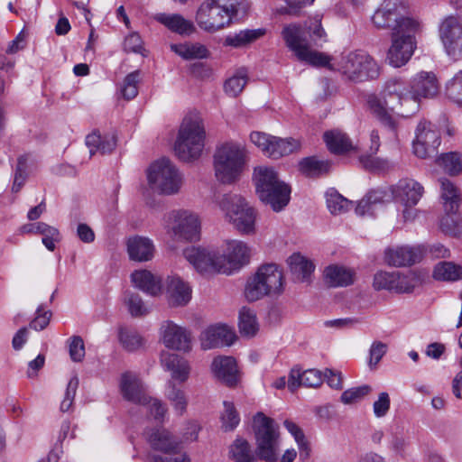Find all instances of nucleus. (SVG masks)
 <instances>
[{"label": "nucleus", "instance_id": "1", "mask_svg": "<svg viewBox=\"0 0 462 462\" xmlns=\"http://www.w3.org/2000/svg\"><path fill=\"white\" fill-rule=\"evenodd\" d=\"M439 92L436 76L421 71L412 79L411 90L406 91L402 80H388L379 94L370 95L367 107L373 117L386 130L390 141L398 140L402 119L408 118L420 109L421 97H433Z\"/></svg>", "mask_w": 462, "mask_h": 462}, {"label": "nucleus", "instance_id": "2", "mask_svg": "<svg viewBox=\"0 0 462 462\" xmlns=\"http://www.w3.org/2000/svg\"><path fill=\"white\" fill-rule=\"evenodd\" d=\"M328 64H319L318 67L337 71L346 81L363 82L374 79L380 74L377 62L365 51H344L333 60L328 55Z\"/></svg>", "mask_w": 462, "mask_h": 462}, {"label": "nucleus", "instance_id": "3", "mask_svg": "<svg viewBox=\"0 0 462 462\" xmlns=\"http://www.w3.org/2000/svg\"><path fill=\"white\" fill-rule=\"evenodd\" d=\"M205 138L201 116L197 112L188 114L183 118L174 144L176 155L183 162L199 159L205 146Z\"/></svg>", "mask_w": 462, "mask_h": 462}, {"label": "nucleus", "instance_id": "4", "mask_svg": "<svg viewBox=\"0 0 462 462\" xmlns=\"http://www.w3.org/2000/svg\"><path fill=\"white\" fill-rule=\"evenodd\" d=\"M248 154L240 143L229 142L217 148L214 154L215 176L224 184L237 181L246 165Z\"/></svg>", "mask_w": 462, "mask_h": 462}, {"label": "nucleus", "instance_id": "5", "mask_svg": "<svg viewBox=\"0 0 462 462\" xmlns=\"http://www.w3.org/2000/svg\"><path fill=\"white\" fill-rule=\"evenodd\" d=\"M243 0H204L196 13V22L200 29L216 32L229 26L238 14Z\"/></svg>", "mask_w": 462, "mask_h": 462}, {"label": "nucleus", "instance_id": "6", "mask_svg": "<svg viewBox=\"0 0 462 462\" xmlns=\"http://www.w3.org/2000/svg\"><path fill=\"white\" fill-rule=\"evenodd\" d=\"M284 291V276L278 265L269 263L258 268L248 278L244 294L249 302H254L266 296H279Z\"/></svg>", "mask_w": 462, "mask_h": 462}, {"label": "nucleus", "instance_id": "7", "mask_svg": "<svg viewBox=\"0 0 462 462\" xmlns=\"http://www.w3.org/2000/svg\"><path fill=\"white\" fill-rule=\"evenodd\" d=\"M225 219L243 236L256 233V211L238 194H225L218 201Z\"/></svg>", "mask_w": 462, "mask_h": 462}, {"label": "nucleus", "instance_id": "8", "mask_svg": "<svg viewBox=\"0 0 462 462\" xmlns=\"http://www.w3.org/2000/svg\"><path fill=\"white\" fill-rule=\"evenodd\" d=\"M407 6L402 0H383L372 16L374 26L391 29L393 32H417L419 23L406 15Z\"/></svg>", "mask_w": 462, "mask_h": 462}, {"label": "nucleus", "instance_id": "9", "mask_svg": "<svg viewBox=\"0 0 462 462\" xmlns=\"http://www.w3.org/2000/svg\"><path fill=\"white\" fill-rule=\"evenodd\" d=\"M253 430L259 458L267 462L276 461L280 446L279 426L272 418L257 412L253 419Z\"/></svg>", "mask_w": 462, "mask_h": 462}, {"label": "nucleus", "instance_id": "10", "mask_svg": "<svg viewBox=\"0 0 462 462\" xmlns=\"http://www.w3.org/2000/svg\"><path fill=\"white\" fill-rule=\"evenodd\" d=\"M150 188L163 195H172L180 191L182 176L176 166L168 159L154 162L147 170Z\"/></svg>", "mask_w": 462, "mask_h": 462}, {"label": "nucleus", "instance_id": "11", "mask_svg": "<svg viewBox=\"0 0 462 462\" xmlns=\"http://www.w3.org/2000/svg\"><path fill=\"white\" fill-rule=\"evenodd\" d=\"M166 233L177 241H193L199 237L200 220L191 211L172 210L164 217Z\"/></svg>", "mask_w": 462, "mask_h": 462}, {"label": "nucleus", "instance_id": "12", "mask_svg": "<svg viewBox=\"0 0 462 462\" xmlns=\"http://www.w3.org/2000/svg\"><path fill=\"white\" fill-rule=\"evenodd\" d=\"M393 199L402 206L401 216L403 222L413 221L417 217L415 206L424 193V188L413 179H402L389 189Z\"/></svg>", "mask_w": 462, "mask_h": 462}, {"label": "nucleus", "instance_id": "13", "mask_svg": "<svg viewBox=\"0 0 462 462\" xmlns=\"http://www.w3.org/2000/svg\"><path fill=\"white\" fill-rule=\"evenodd\" d=\"M282 37L286 46L293 52L296 58L303 62L318 67L319 64H328V55L310 48L303 37L304 31L300 25L291 23L284 26Z\"/></svg>", "mask_w": 462, "mask_h": 462}, {"label": "nucleus", "instance_id": "14", "mask_svg": "<svg viewBox=\"0 0 462 462\" xmlns=\"http://www.w3.org/2000/svg\"><path fill=\"white\" fill-rule=\"evenodd\" d=\"M251 142L263 153L272 159H280L297 151L300 143L293 138H281L263 132H253Z\"/></svg>", "mask_w": 462, "mask_h": 462}, {"label": "nucleus", "instance_id": "15", "mask_svg": "<svg viewBox=\"0 0 462 462\" xmlns=\"http://www.w3.org/2000/svg\"><path fill=\"white\" fill-rule=\"evenodd\" d=\"M251 254L252 249L246 243L241 240H227L223 254H219V273L230 274L238 271L249 263Z\"/></svg>", "mask_w": 462, "mask_h": 462}, {"label": "nucleus", "instance_id": "16", "mask_svg": "<svg viewBox=\"0 0 462 462\" xmlns=\"http://www.w3.org/2000/svg\"><path fill=\"white\" fill-rule=\"evenodd\" d=\"M439 35L446 53L454 60L462 59V21L450 15L439 27Z\"/></svg>", "mask_w": 462, "mask_h": 462}, {"label": "nucleus", "instance_id": "17", "mask_svg": "<svg viewBox=\"0 0 462 462\" xmlns=\"http://www.w3.org/2000/svg\"><path fill=\"white\" fill-rule=\"evenodd\" d=\"M440 144V134L430 122L421 121L416 129L413 152L421 159L433 157Z\"/></svg>", "mask_w": 462, "mask_h": 462}, {"label": "nucleus", "instance_id": "18", "mask_svg": "<svg viewBox=\"0 0 462 462\" xmlns=\"http://www.w3.org/2000/svg\"><path fill=\"white\" fill-rule=\"evenodd\" d=\"M159 339L171 350L189 352L191 349V334L184 327L171 320H165L159 329Z\"/></svg>", "mask_w": 462, "mask_h": 462}, {"label": "nucleus", "instance_id": "19", "mask_svg": "<svg viewBox=\"0 0 462 462\" xmlns=\"http://www.w3.org/2000/svg\"><path fill=\"white\" fill-rule=\"evenodd\" d=\"M414 33L407 30L392 32V45L387 53V60L392 66L400 68L411 59L415 49Z\"/></svg>", "mask_w": 462, "mask_h": 462}, {"label": "nucleus", "instance_id": "20", "mask_svg": "<svg viewBox=\"0 0 462 462\" xmlns=\"http://www.w3.org/2000/svg\"><path fill=\"white\" fill-rule=\"evenodd\" d=\"M185 259L200 273L217 272L221 265L219 253L204 247L190 246L183 251Z\"/></svg>", "mask_w": 462, "mask_h": 462}, {"label": "nucleus", "instance_id": "21", "mask_svg": "<svg viewBox=\"0 0 462 462\" xmlns=\"http://www.w3.org/2000/svg\"><path fill=\"white\" fill-rule=\"evenodd\" d=\"M235 331L224 324L208 327L199 336L201 348L208 350L225 346H231L236 340Z\"/></svg>", "mask_w": 462, "mask_h": 462}, {"label": "nucleus", "instance_id": "22", "mask_svg": "<svg viewBox=\"0 0 462 462\" xmlns=\"http://www.w3.org/2000/svg\"><path fill=\"white\" fill-rule=\"evenodd\" d=\"M422 255L420 246L398 245L385 249L384 261L391 266L405 267L419 263Z\"/></svg>", "mask_w": 462, "mask_h": 462}, {"label": "nucleus", "instance_id": "23", "mask_svg": "<svg viewBox=\"0 0 462 462\" xmlns=\"http://www.w3.org/2000/svg\"><path fill=\"white\" fill-rule=\"evenodd\" d=\"M373 287L375 291H389L398 293L411 292L413 285L408 277L401 275L397 272H377L374 276Z\"/></svg>", "mask_w": 462, "mask_h": 462}, {"label": "nucleus", "instance_id": "24", "mask_svg": "<svg viewBox=\"0 0 462 462\" xmlns=\"http://www.w3.org/2000/svg\"><path fill=\"white\" fill-rule=\"evenodd\" d=\"M120 392L124 399L141 405L146 403L148 395L139 377L131 372H125L121 375Z\"/></svg>", "mask_w": 462, "mask_h": 462}, {"label": "nucleus", "instance_id": "25", "mask_svg": "<svg viewBox=\"0 0 462 462\" xmlns=\"http://www.w3.org/2000/svg\"><path fill=\"white\" fill-rule=\"evenodd\" d=\"M192 290L188 282L179 276H170L166 282V295L173 307L184 306L191 300Z\"/></svg>", "mask_w": 462, "mask_h": 462}, {"label": "nucleus", "instance_id": "26", "mask_svg": "<svg viewBox=\"0 0 462 462\" xmlns=\"http://www.w3.org/2000/svg\"><path fill=\"white\" fill-rule=\"evenodd\" d=\"M126 249L130 260L135 262H148L154 256L155 246L153 242L141 236H134L127 239Z\"/></svg>", "mask_w": 462, "mask_h": 462}, {"label": "nucleus", "instance_id": "27", "mask_svg": "<svg viewBox=\"0 0 462 462\" xmlns=\"http://www.w3.org/2000/svg\"><path fill=\"white\" fill-rule=\"evenodd\" d=\"M161 364L165 370L171 372V380L173 382L185 383L189 379L190 373L189 364L180 356L162 352L161 354Z\"/></svg>", "mask_w": 462, "mask_h": 462}, {"label": "nucleus", "instance_id": "28", "mask_svg": "<svg viewBox=\"0 0 462 462\" xmlns=\"http://www.w3.org/2000/svg\"><path fill=\"white\" fill-rule=\"evenodd\" d=\"M211 370L218 380L228 386H234L237 383V365L232 356H217L214 358Z\"/></svg>", "mask_w": 462, "mask_h": 462}, {"label": "nucleus", "instance_id": "29", "mask_svg": "<svg viewBox=\"0 0 462 462\" xmlns=\"http://www.w3.org/2000/svg\"><path fill=\"white\" fill-rule=\"evenodd\" d=\"M254 180L258 197L269 198V189L282 181L273 167L257 166L254 170Z\"/></svg>", "mask_w": 462, "mask_h": 462}, {"label": "nucleus", "instance_id": "30", "mask_svg": "<svg viewBox=\"0 0 462 462\" xmlns=\"http://www.w3.org/2000/svg\"><path fill=\"white\" fill-rule=\"evenodd\" d=\"M323 277L329 287H346L354 283L355 272L343 265L330 264L324 269Z\"/></svg>", "mask_w": 462, "mask_h": 462}, {"label": "nucleus", "instance_id": "31", "mask_svg": "<svg viewBox=\"0 0 462 462\" xmlns=\"http://www.w3.org/2000/svg\"><path fill=\"white\" fill-rule=\"evenodd\" d=\"M323 376L320 371L316 369H308L302 373L299 369H291L288 380V388L294 392L300 386L316 388L321 385Z\"/></svg>", "mask_w": 462, "mask_h": 462}, {"label": "nucleus", "instance_id": "32", "mask_svg": "<svg viewBox=\"0 0 462 462\" xmlns=\"http://www.w3.org/2000/svg\"><path fill=\"white\" fill-rule=\"evenodd\" d=\"M131 282L137 289L151 295L157 296L162 292V281L147 270H137L131 274Z\"/></svg>", "mask_w": 462, "mask_h": 462}, {"label": "nucleus", "instance_id": "33", "mask_svg": "<svg viewBox=\"0 0 462 462\" xmlns=\"http://www.w3.org/2000/svg\"><path fill=\"white\" fill-rule=\"evenodd\" d=\"M154 20L170 31L181 35H189L195 32L193 23L179 14L159 13L154 15Z\"/></svg>", "mask_w": 462, "mask_h": 462}, {"label": "nucleus", "instance_id": "34", "mask_svg": "<svg viewBox=\"0 0 462 462\" xmlns=\"http://www.w3.org/2000/svg\"><path fill=\"white\" fill-rule=\"evenodd\" d=\"M290 271L297 282H310L315 270L314 263L300 253L291 254L287 260Z\"/></svg>", "mask_w": 462, "mask_h": 462}, {"label": "nucleus", "instance_id": "35", "mask_svg": "<svg viewBox=\"0 0 462 462\" xmlns=\"http://www.w3.org/2000/svg\"><path fill=\"white\" fill-rule=\"evenodd\" d=\"M269 192V198L259 197V199L262 202L270 205L274 211H281L288 205L291 190L287 183L282 180L271 187Z\"/></svg>", "mask_w": 462, "mask_h": 462}, {"label": "nucleus", "instance_id": "36", "mask_svg": "<svg viewBox=\"0 0 462 462\" xmlns=\"http://www.w3.org/2000/svg\"><path fill=\"white\" fill-rule=\"evenodd\" d=\"M86 145L89 149L90 156L97 152L106 154L111 152L116 146L115 134H105L101 136L97 133H92L86 137Z\"/></svg>", "mask_w": 462, "mask_h": 462}, {"label": "nucleus", "instance_id": "37", "mask_svg": "<svg viewBox=\"0 0 462 462\" xmlns=\"http://www.w3.org/2000/svg\"><path fill=\"white\" fill-rule=\"evenodd\" d=\"M264 29H246L227 35L224 40L225 46L233 48H244L263 37Z\"/></svg>", "mask_w": 462, "mask_h": 462}, {"label": "nucleus", "instance_id": "38", "mask_svg": "<svg viewBox=\"0 0 462 462\" xmlns=\"http://www.w3.org/2000/svg\"><path fill=\"white\" fill-rule=\"evenodd\" d=\"M328 150L333 153H345L354 149L351 140L339 130L328 131L323 135Z\"/></svg>", "mask_w": 462, "mask_h": 462}, {"label": "nucleus", "instance_id": "39", "mask_svg": "<svg viewBox=\"0 0 462 462\" xmlns=\"http://www.w3.org/2000/svg\"><path fill=\"white\" fill-rule=\"evenodd\" d=\"M165 397L171 404L174 411L182 416L188 407V397L185 392L178 387L172 380H169L166 383Z\"/></svg>", "mask_w": 462, "mask_h": 462}, {"label": "nucleus", "instance_id": "40", "mask_svg": "<svg viewBox=\"0 0 462 462\" xmlns=\"http://www.w3.org/2000/svg\"><path fill=\"white\" fill-rule=\"evenodd\" d=\"M432 276L436 281L441 282L462 280V265L454 262H439L434 266Z\"/></svg>", "mask_w": 462, "mask_h": 462}, {"label": "nucleus", "instance_id": "41", "mask_svg": "<svg viewBox=\"0 0 462 462\" xmlns=\"http://www.w3.org/2000/svg\"><path fill=\"white\" fill-rule=\"evenodd\" d=\"M441 198L447 213L455 214L461 200L457 188L448 179L440 180Z\"/></svg>", "mask_w": 462, "mask_h": 462}, {"label": "nucleus", "instance_id": "42", "mask_svg": "<svg viewBox=\"0 0 462 462\" xmlns=\"http://www.w3.org/2000/svg\"><path fill=\"white\" fill-rule=\"evenodd\" d=\"M171 50L184 60L206 59L209 52L201 43L171 44Z\"/></svg>", "mask_w": 462, "mask_h": 462}, {"label": "nucleus", "instance_id": "43", "mask_svg": "<svg viewBox=\"0 0 462 462\" xmlns=\"http://www.w3.org/2000/svg\"><path fill=\"white\" fill-rule=\"evenodd\" d=\"M331 163L328 161L319 160L317 157H307L299 162L300 172L308 177H317L330 171Z\"/></svg>", "mask_w": 462, "mask_h": 462}, {"label": "nucleus", "instance_id": "44", "mask_svg": "<svg viewBox=\"0 0 462 462\" xmlns=\"http://www.w3.org/2000/svg\"><path fill=\"white\" fill-rule=\"evenodd\" d=\"M147 438L154 449L169 453L177 448L176 442L172 440L170 432L165 429L154 430L151 433H147Z\"/></svg>", "mask_w": 462, "mask_h": 462}, {"label": "nucleus", "instance_id": "45", "mask_svg": "<svg viewBox=\"0 0 462 462\" xmlns=\"http://www.w3.org/2000/svg\"><path fill=\"white\" fill-rule=\"evenodd\" d=\"M229 453L236 462H256L259 457L252 450L249 442L244 439H236L230 446Z\"/></svg>", "mask_w": 462, "mask_h": 462}, {"label": "nucleus", "instance_id": "46", "mask_svg": "<svg viewBox=\"0 0 462 462\" xmlns=\"http://www.w3.org/2000/svg\"><path fill=\"white\" fill-rule=\"evenodd\" d=\"M436 163L451 176H456L462 172V154L458 152H450L443 153L436 160Z\"/></svg>", "mask_w": 462, "mask_h": 462}, {"label": "nucleus", "instance_id": "47", "mask_svg": "<svg viewBox=\"0 0 462 462\" xmlns=\"http://www.w3.org/2000/svg\"><path fill=\"white\" fill-rule=\"evenodd\" d=\"M326 201L328 210L334 215L343 214L352 207V202L334 189H330L326 192Z\"/></svg>", "mask_w": 462, "mask_h": 462}, {"label": "nucleus", "instance_id": "48", "mask_svg": "<svg viewBox=\"0 0 462 462\" xmlns=\"http://www.w3.org/2000/svg\"><path fill=\"white\" fill-rule=\"evenodd\" d=\"M286 430L294 437L300 450V458L308 459L310 456V448L301 429L293 421L286 420L283 422Z\"/></svg>", "mask_w": 462, "mask_h": 462}, {"label": "nucleus", "instance_id": "49", "mask_svg": "<svg viewBox=\"0 0 462 462\" xmlns=\"http://www.w3.org/2000/svg\"><path fill=\"white\" fill-rule=\"evenodd\" d=\"M238 326L241 334L244 336H254L258 330V323L254 311L245 307L242 308L239 312Z\"/></svg>", "mask_w": 462, "mask_h": 462}, {"label": "nucleus", "instance_id": "50", "mask_svg": "<svg viewBox=\"0 0 462 462\" xmlns=\"http://www.w3.org/2000/svg\"><path fill=\"white\" fill-rule=\"evenodd\" d=\"M118 337L123 347L128 352L141 349L145 343V340L138 332L128 328H121Z\"/></svg>", "mask_w": 462, "mask_h": 462}, {"label": "nucleus", "instance_id": "51", "mask_svg": "<svg viewBox=\"0 0 462 462\" xmlns=\"http://www.w3.org/2000/svg\"><path fill=\"white\" fill-rule=\"evenodd\" d=\"M445 96L449 101L462 107V70L446 83Z\"/></svg>", "mask_w": 462, "mask_h": 462}, {"label": "nucleus", "instance_id": "52", "mask_svg": "<svg viewBox=\"0 0 462 462\" xmlns=\"http://www.w3.org/2000/svg\"><path fill=\"white\" fill-rule=\"evenodd\" d=\"M247 83V71L240 69L233 77L225 83V91L231 97L238 96Z\"/></svg>", "mask_w": 462, "mask_h": 462}, {"label": "nucleus", "instance_id": "53", "mask_svg": "<svg viewBox=\"0 0 462 462\" xmlns=\"http://www.w3.org/2000/svg\"><path fill=\"white\" fill-rule=\"evenodd\" d=\"M39 234L42 236V244L49 251H54L56 243L60 241L59 230L46 223H41L37 226Z\"/></svg>", "mask_w": 462, "mask_h": 462}, {"label": "nucleus", "instance_id": "54", "mask_svg": "<svg viewBox=\"0 0 462 462\" xmlns=\"http://www.w3.org/2000/svg\"><path fill=\"white\" fill-rule=\"evenodd\" d=\"M222 428L225 431L235 430L240 422V417L233 402H224V411L221 416Z\"/></svg>", "mask_w": 462, "mask_h": 462}, {"label": "nucleus", "instance_id": "55", "mask_svg": "<svg viewBox=\"0 0 462 462\" xmlns=\"http://www.w3.org/2000/svg\"><path fill=\"white\" fill-rule=\"evenodd\" d=\"M140 81V71L135 70L129 73L124 79L120 88L122 96L127 99L134 98L138 94V83Z\"/></svg>", "mask_w": 462, "mask_h": 462}, {"label": "nucleus", "instance_id": "56", "mask_svg": "<svg viewBox=\"0 0 462 462\" xmlns=\"http://www.w3.org/2000/svg\"><path fill=\"white\" fill-rule=\"evenodd\" d=\"M125 302L127 305L128 310L132 316H143L149 312L148 306L144 304L142 298L137 293L127 292L125 294Z\"/></svg>", "mask_w": 462, "mask_h": 462}, {"label": "nucleus", "instance_id": "57", "mask_svg": "<svg viewBox=\"0 0 462 462\" xmlns=\"http://www.w3.org/2000/svg\"><path fill=\"white\" fill-rule=\"evenodd\" d=\"M285 5H281L276 8V13L280 14L299 15L300 10L306 5H311L314 0H283Z\"/></svg>", "mask_w": 462, "mask_h": 462}, {"label": "nucleus", "instance_id": "58", "mask_svg": "<svg viewBox=\"0 0 462 462\" xmlns=\"http://www.w3.org/2000/svg\"><path fill=\"white\" fill-rule=\"evenodd\" d=\"M26 168H27V157L25 155L20 156L17 161V165L14 177V183L12 186V191L17 193L23 187L26 180Z\"/></svg>", "mask_w": 462, "mask_h": 462}, {"label": "nucleus", "instance_id": "59", "mask_svg": "<svg viewBox=\"0 0 462 462\" xmlns=\"http://www.w3.org/2000/svg\"><path fill=\"white\" fill-rule=\"evenodd\" d=\"M388 346L382 342L375 340L372 343L369 349L368 365L371 369H374L383 356L386 354Z\"/></svg>", "mask_w": 462, "mask_h": 462}, {"label": "nucleus", "instance_id": "60", "mask_svg": "<svg viewBox=\"0 0 462 462\" xmlns=\"http://www.w3.org/2000/svg\"><path fill=\"white\" fill-rule=\"evenodd\" d=\"M371 392L369 385H362L348 389L341 394V402L345 404H351L360 401Z\"/></svg>", "mask_w": 462, "mask_h": 462}, {"label": "nucleus", "instance_id": "61", "mask_svg": "<svg viewBox=\"0 0 462 462\" xmlns=\"http://www.w3.org/2000/svg\"><path fill=\"white\" fill-rule=\"evenodd\" d=\"M141 406H143L146 411L158 420L163 418L167 411L165 404L161 400L154 399L150 396H148L147 402L142 403Z\"/></svg>", "mask_w": 462, "mask_h": 462}, {"label": "nucleus", "instance_id": "62", "mask_svg": "<svg viewBox=\"0 0 462 462\" xmlns=\"http://www.w3.org/2000/svg\"><path fill=\"white\" fill-rule=\"evenodd\" d=\"M78 386H79V378L77 376H73L69 380V382L67 385L64 399L62 400V402L60 403V411L62 412L68 411L70 409V407L72 406Z\"/></svg>", "mask_w": 462, "mask_h": 462}, {"label": "nucleus", "instance_id": "63", "mask_svg": "<svg viewBox=\"0 0 462 462\" xmlns=\"http://www.w3.org/2000/svg\"><path fill=\"white\" fill-rule=\"evenodd\" d=\"M391 405L390 396L387 393L383 392L378 395V399L373 404L374 414L376 418L384 417L389 410Z\"/></svg>", "mask_w": 462, "mask_h": 462}, {"label": "nucleus", "instance_id": "64", "mask_svg": "<svg viewBox=\"0 0 462 462\" xmlns=\"http://www.w3.org/2000/svg\"><path fill=\"white\" fill-rule=\"evenodd\" d=\"M69 350L72 361L80 362L85 356L83 339L79 336L72 337L69 345Z\"/></svg>", "mask_w": 462, "mask_h": 462}]
</instances>
